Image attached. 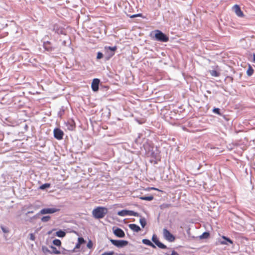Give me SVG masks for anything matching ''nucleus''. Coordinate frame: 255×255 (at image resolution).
Here are the masks:
<instances>
[{"mask_svg": "<svg viewBox=\"0 0 255 255\" xmlns=\"http://www.w3.org/2000/svg\"><path fill=\"white\" fill-rule=\"evenodd\" d=\"M143 147L147 157L155 160H157L159 158L160 152L157 146H154L153 144L146 142L143 144Z\"/></svg>", "mask_w": 255, "mask_h": 255, "instance_id": "f257e3e1", "label": "nucleus"}, {"mask_svg": "<svg viewBox=\"0 0 255 255\" xmlns=\"http://www.w3.org/2000/svg\"><path fill=\"white\" fill-rule=\"evenodd\" d=\"M150 36L153 40L159 42H167L169 41L168 36L158 29L153 31L151 33Z\"/></svg>", "mask_w": 255, "mask_h": 255, "instance_id": "f03ea898", "label": "nucleus"}, {"mask_svg": "<svg viewBox=\"0 0 255 255\" xmlns=\"http://www.w3.org/2000/svg\"><path fill=\"white\" fill-rule=\"evenodd\" d=\"M108 212V209L104 207L99 206L93 209L92 215L94 218L100 219L103 218Z\"/></svg>", "mask_w": 255, "mask_h": 255, "instance_id": "7ed1b4c3", "label": "nucleus"}, {"mask_svg": "<svg viewBox=\"0 0 255 255\" xmlns=\"http://www.w3.org/2000/svg\"><path fill=\"white\" fill-rule=\"evenodd\" d=\"M104 49L105 51L106 59L109 60L115 55L117 47L116 46L113 47L106 46L104 47Z\"/></svg>", "mask_w": 255, "mask_h": 255, "instance_id": "20e7f679", "label": "nucleus"}, {"mask_svg": "<svg viewBox=\"0 0 255 255\" xmlns=\"http://www.w3.org/2000/svg\"><path fill=\"white\" fill-rule=\"evenodd\" d=\"M111 243L118 248H123L128 244V242L126 240H118L110 239Z\"/></svg>", "mask_w": 255, "mask_h": 255, "instance_id": "39448f33", "label": "nucleus"}, {"mask_svg": "<svg viewBox=\"0 0 255 255\" xmlns=\"http://www.w3.org/2000/svg\"><path fill=\"white\" fill-rule=\"evenodd\" d=\"M118 215L120 216H133L140 217L139 214L131 210H123L118 212Z\"/></svg>", "mask_w": 255, "mask_h": 255, "instance_id": "423d86ee", "label": "nucleus"}, {"mask_svg": "<svg viewBox=\"0 0 255 255\" xmlns=\"http://www.w3.org/2000/svg\"><path fill=\"white\" fill-rule=\"evenodd\" d=\"M163 235L164 239L170 242H174L175 240L174 235L166 229L163 230Z\"/></svg>", "mask_w": 255, "mask_h": 255, "instance_id": "0eeeda50", "label": "nucleus"}, {"mask_svg": "<svg viewBox=\"0 0 255 255\" xmlns=\"http://www.w3.org/2000/svg\"><path fill=\"white\" fill-rule=\"evenodd\" d=\"M152 241L159 248L161 249H166L167 247L166 245L160 242L155 234H153L152 238Z\"/></svg>", "mask_w": 255, "mask_h": 255, "instance_id": "6e6552de", "label": "nucleus"}, {"mask_svg": "<svg viewBox=\"0 0 255 255\" xmlns=\"http://www.w3.org/2000/svg\"><path fill=\"white\" fill-rule=\"evenodd\" d=\"M64 134V132L58 128H56L53 130L54 137L57 140L62 139Z\"/></svg>", "mask_w": 255, "mask_h": 255, "instance_id": "1a4fd4ad", "label": "nucleus"}, {"mask_svg": "<svg viewBox=\"0 0 255 255\" xmlns=\"http://www.w3.org/2000/svg\"><path fill=\"white\" fill-rule=\"evenodd\" d=\"M59 210V209H56L54 208H43L40 210V213L43 215L47 214H53L55 212H58Z\"/></svg>", "mask_w": 255, "mask_h": 255, "instance_id": "9d476101", "label": "nucleus"}, {"mask_svg": "<svg viewBox=\"0 0 255 255\" xmlns=\"http://www.w3.org/2000/svg\"><path fill=\"white\" fill-rule=\"evenodd\" d=\"M113 233L114 235L119 238H124L125 237V234L124 231L119 228H113Z\"/></svg>", "mask_w": 255, "mask_h": 255, "instance_id": "9b49d317", "label": "nucleus"}, {"mask_svg": "<svg viewBox=\"0 0 255 255\" xmlns=\"http://www.w3.org/2000/svg\"><path fill=\"white\" fill-rule=\"evenodd\" d=\"M43 46L44 49L48 52H52L55 49V47L49 41H44L43 44Z\"/></svg>", "mask_w": 255, "mask_h": 255, "instance_id": "f8f14e48", "label": "nucleus"}, {"mask_svg": "<svg viewBox=\"0 0 255 255\" xmlns=\"http://www.w3.org/2000/svg\"><path fill=\"white\" fill-rule=\"evenodd\" d=\"M100 80L98 78H95L93 80L91 84V88L94 92H97L99 90Z\"/></svg>", "mask_w": 255, "mask_h": 255, "instance_id": "ddd939ff", "label": "nucleus"}, {"mask_svg": "<svg viewBox=\"0 0 255 255\" xmlns=\"http://www.w3.org/2000/svg\"><path fill=\"white\" fill-rule=\"evenodd\" d=\"M233 9L237 14L239 17H242L244 16L243 11L241 10L239 5L236 4L233 6Z\"/></svg>", "mask_w": 255, "mask_h": 255, "instance_id": "4468645a", "label": "nucleus"}, {"mask_svg": "<svg viewBox=\"0 0 255 255\" xmlns=\"http://www.w3.org/2000/svg\"><path fill=\"white\" fill-rule=\"evenodd\" d=\"M65 126L67 129L69 130H73L75 128V124L73 120L68 121L65 123Z\"/></svg>", "mask_w": 255, "mask_h": 255, "instance_id": "2eb2a0df", "label": "nucleus"}, {"mask_svg": "<svg viewBox=\"0 0 255 255\" xmlns=\"http://www.w3.org/2000/svg\"><path fill=\"white\" fill-rule=\"evenodd\" d=\"M128 227L131 230H132L133 231H134L135 232H136V233L139 232L141 230V229L139 227V226L137 225L136 224H129L128 225Z\"/></svg>", "mask_w": 255, "mask_h": 255, "instance_id": "dca6fc26", "label": "nucleus"}, {"mask_svg": "<svg viewBox=\"0 0 255 255\" xmlns=\"http://www.w3.org/2000/svg\"><path fill=\"white\" fill-rule=\"evenodd\" d=\"M223 240L221 241V244L222 245H228L229 244H232L233 241L230 238L223 236L222 237Z\"/></svg>", "mask_w": 255, "mask_h": 255, "instance_id": "f3484780", "label": "nucleus"}, {"mask_svg": "<svg viewBox=\"0 0 255 255\" xmlns=\"http://www.w3.org/2000/svg\"><path fill=\"white\" fill-rule=\"evenodd\" d=\"M142 242L143 244L150 246L152 248H156V246L148 239H144L142 240Z\"/></svg>", "mask_w": 255, "mask_h": 255, "instance_id": "a211bd4d", "label": "nucleus"}, {"mask_svg": "<svg viewBox=\"0 0 255 255\" xmlns=\"http://www.w3.org/2000/svg\"><path fill=\"white\" fill-rule=\"evenodd\" d=\"M49 248L50 249V251L51 253V255H60L61 254V252L58 250L56 247L53 246H50Z\"/></svg>", "mask_w": 255, "mask_h": 255, "instance_id": "6ab92c4d", "label": "nucleus"}, {"mask_svg": "<svg viewBox=\"0 0 255 255\" xmlns=\"http://www.w3.org/2000/svg\"><path fill=\"white\" fill-rule=\"evenodd\" d=\"M42 251L44 254L45 255H51V253L50 251V249L46 246L42 247Z\"/></svg>", "mask_w": 255, "mask_h": 255, "instance_id": "aec40b11", "label": "nucleus"}, {"mask_svg": "<svg viewBox=\"0 0 255 255\" xmlns=\"http://www.w3.org/2000/svg\"><path fill=\"white\" fill-rule=\"evenodd\" d=\"M55 235L59 238H63L66 236V232L62 230H59L55 233Z\"/></svg>", "mask_w": 255, "mask_h": 255, "instance_id": "412c9836", "label": "nucleus"}, {"mask_svg": "<svg viewBox=\"0 0 255 255\" xmlns=\"http://www.w3.org/2000/svg\"><path fill=\"white\" fill-rule=\"evenodd\" d=\"M139 199L142 200L151 201L153 199V196L152 195L150 196H142L139 197Z\"/></svg>", "mask_w": 255, "mask_h": 255, "instance_id": "4be33fe9", "label": "nucleus"}, {"mask_svg": "<svg viewBox=\"0 0 255 255\" xmlns=\"http://www.w3.org/2000/svg\"><path fill=\"white\" fill-rule=\"evenodd\" d=\"M139 223L142 228H144L146 225V221L144 217H140Z\"/></svg>", "mask_w": 255, "mask_h": 255, "instance_id": "5701e85b", "label": "nucleus"}, {"mask_svg": "<svg viewBox=\"0 0 255 255\" xmlns=\"http://www.w3.org/2000/svg\"><path fill=\"white\" fill-rule=\"evenodd\" d=\"M51 186V184L50 183H46L45 184H43L42 185H41V186H39V189H41V190H44L47 188H48L49 187H50Z\"/></svg>", "mask_w": 255, "mask_h": 255, "instance_id": "b1692460", "label": "nucleus"}, {"mask_svg": "<svg viewBox=\"0 0 255 255\" xmlns=\"http://www.w3.org/2000/svg\"><path fill=\"white\" fill-rule=\"evenodd\" d=\"M254 71V70L253 68L252 67V66L250 65H249L248 69L247 71V74L248 76H251L253 74Z\"/></svg>", "mask_w": 255, "mask_h": 255, "instance_id": "393cba45", "label": "nucleus"}, {"mask_svg": "<svg viewBox=\"0 0 255 255\" xmlns=\"http://www.w3.org/2000/svg\"><path fill=\"white\" fill-rule=\"evenodd\" d=\"M209 236L210 233L208 232H205L200 236V238L201 239H207Z\"/></svg>", "mask_w": 255, "mask_h": 255, "instance_id": "a878e982", "label": "nucleus"}, {"mask_svg": "<svg viewBox=\"0 0 255 255\" xmlns=\"http://www.w3.org/2000/svg\"><path fill=\"white\" fill-rule=\"evenodd\" d=\"M210 73L214 77H219L220 76V73L215 70L210 71Z\"/></svg>", "mask_w": 255, "mask_h": 255, "instance_id": "bb28decb", "label": "nucleus"}, {"mask_svg": "<svg viewBox=\"0 0 255 255\" xmlns=\"http://www.w3.org/2000/svg\"><path fill=\"white\" fill-rule=\"evenodd\" d=\"M53 244L54 245H55L56 246L60 247L61 245V242L59 239H54L53 241Z\"/></svg>", "mask_w": 255, "mask_h": 255, "instance_id": "cd10ccee", "label": "nucleus"}, {"mask_svg": "<svg viewBox=\"0 0 255 255\" xmlns=\"http://www.w3.org/2000/svg\"><path fill=\"white\" fill-rule=\"evenodd\" d=\"M0 228H1L2 232L5 233V234L8 233L9 232V230L8 228H7L6 227H5L4 226L1 225L0 226Z\"/></svg>", "mask_w": 255, "mask_h": 255, "instance_id": "c85d7f7f", "label": "nucleus"}, {"mask_svg": "<svg viewBox=\"0 0 255 255\" xmlns=\"http://www.w3.org/2000/svg\"><path fill=\"white\" fill-rule=\"evenodd\" d=\"M213 112L214 113L218 115H220V116L221 115V110L219 108H214V109L213 110Z\"/></svg>", "mask_w": 255, "mask_h": 255, "instance_id": "c756f323", "label": "nucleus"}, {"mask_svg": "<svg viewBox=\"0 0 255 255\" xmlns=\"http://www.w3.org/2000/svg\"><path fill=\"white\" fill-rule=\"evenodd\" d=\"M50 217L49 216H43L41 220L43 222H47L50 220Z\"/></svg>", "mask_w": 255, "mask_h": 255, "instance_id": "7c9ffc66", "label": "nucleus"}, {"mask_svg": "<svg viewBox=\"0 0 255 255\" xmlns=\"http://www.w3.org/2000/svg\"><path fill=\"white\" fill-rule=\"evenodd\" d=\"M86 242V241L82 237H79L78 238V243L82 245Z\"/></svg>", "mask_w": 255, "mask_h": 255, "instance_id": "2f4dec72", "label": "nucleus"}, {"mask_svg": "<svg viewBox=\"0 0 255 255\" xmlns=\"http://www.w3.org/2000/svg\"><path fill=\"white\" fill-rule=\"evenodd\" d=\"M93 242L91 240H89L87 244V247L88 249H92L93 247Z\"/></svg>", "mask_w": 255, "mask_h": 255, "instance_id": "473e14b6", "label": "nucleus"}, {"mask_svg": "<svg viewBox=\"0 0 255 255\" xmlns=\"http://www.w3.org/2000/svg\"><path fill=\"white\" fill-rule=\"evenodd\" d=\"M115 252L113 251L106 252L103 253L101 255H114Z\"/></svg>", "mask_w": 255, "mask_h": 255, "instance_id": "72a5a7b5", "label": "nucleus"}, {"mask_svg": "<svg viewBox=\"0 0 255 255\" xmlns=\"http://www.w3.org/2000/svg\"><path fill=\"white\" fill-rule=\"evenodd\" d=\"M103 57V54L101 52H98L97 55V59H100Z\"/></svg>", "mask_w": 255, "mask_h": 255, "instance_id": "f704fd0d", "label": "nucleus"}, {"mask_svg": "<svg viewBox=\"0 0 255 255\" xmlns=\"http://www.w3.org/2000/svg\"><path fill=\"white\" fill-rule=\"evenodd\" d=\"M164 255H179L178 253L175 251H172L171 254L169 253H166L164 254Z\"/></svg>", "mask_w": 255, "mask_h": 255, "instance_id": "c9c22d12", "label": "nucleus"}, {"mask_svg": "<svg viewBox=\"0 0 255 255\" xmlns=\"http://www.w3.org/2000/svg\"><path fill=\"white\" fill-rule=\"evenodd\" d=\"M81 244H80L79 243H77L76 245H75V248H74V249L71 251V252H75V249H80V247H81Z\"/></svg>", "mask_w": 255, "mask_h": 255, "instance_id": "e433bc0d", "label": "nucleus"}, {"mask_svg": "<svg viewBox=\"0 0 255 255\" xmlns=\"http://www.w3.org/2000/svg\"><path fill=\"white\" fill-rule=\"evenodd\" d=\"M140 134H139L138 137L135 139V142L137 143L140 142Z\"/></svg>", "mask_w": 255, "mask_h": 255, "instance_id": "4c0bfd02", "label": "nucleus"}, {"mask_svg": "<svg viewBox=\"0 0 255 255\" xmlns=\"http://www.w3.org/2000/svg\"><path fill=\"white\" fill-rule=\"evenodd\" d=\"M64 110L63 109H61L60 110V111L58 112V116L60 117H61L63 115V114H64Z\"/></svg>", "mask_w": 255, "mask_h": 255, "instance_id": "58836bf2", "label": "nucleus"}, {"mask_svg": "<svg viewBox=\"0 0 255 255\" xmlns=\"http://www.w3.org/2000/svg\"><path fill=\"white\" fill-rule=\"evenodd\" d=\"M29 236H30L29 239L30 240L34 241L35 240V236L33 234L31 233V234H30Z\"/></svg>", "mask_w": 255, "mask_h": 255, "instance_id": "ea45409f", "label": "nucleus"}, {"mask_svg": "<svg viewBox=\"0 0 255 255\" xmlns=\"http://www.w3.org/2000/svg\"><path fill=\"white\" fill-rule=\"evenodd\" d=\"M69 252V251L64 249L63 251L61 252V254L66 255L67 254V253Z\"/></svg>", "mask_w": 255, "mask_h": 255, "instance_id": "a19ab883", "label": "nucleus"}, {"mask_svg": "<svg viewBox=\"0 0 255 255\" xmlns=\"http://www.w3.org/2000/svg\"><path fill=\"white\" fill-rule=\"evenodd\" d=\"M41 214L40 213V212L37 213V214H36L35 215H34L32 218V219H35L36 218H37L38 217V216L40 215Z\"/></svg>", "mask_w": 255, "mask_h": 255, "instance_id": "79ce46f5", "label": "nucleus"}, {"mask_svg": "<svg viewBox=\"0 0 255 255\" xmlns=\"http://www.w3.org/2000/svg\"><path fill=\"white\" fill-rule=\"evenodd\" d=\"M135 15H136V17H141L142 14L141 13H137L135 14Z\"/></svg>", "mask_w": 255, "mask_h": 255, "instance_id": "37998d69", "label": "nucleus"}, {"mask_svg": "<svg viewBox=\"0 0 255 255\" xmlns=\"http://www.w3.org/2000/svg\"><path fill=\"white\" fill-rule=\"evenodd\" d=\"M129 16L130 18H134V17H136V15H135V14H133V15H129Z\"/></svg>", "mask_w": 255, "mask_h": 255, "instance_id": "c03bdc74", "label": "nucleus"}, {"mask_svg": "<svg viewBox=\"0 0 255 255\" xmlns=\"http://www.w3.org/2000/svg\"><path fill=\"white\" fill-rule=\"evenodd\" d=\"M228 78H229L231 79V81L233 82V77H228Z\"/></svg>", "mask_w": 255, "mask_h": 255, "instance_id": "a18cd8bd", "label": "nucleus"}, {"mask_svg": "<svg viewBox=\"0 0 255 255\" xmlns=\"http://www.w3.org/2000/svg\"><path fill=\"white\" fill-rule=\"evenodd\" d=\"M32 213H33V212H32V211H28V212H27V214Z\"/></svg>", "mask_w": 255, "mask_h": 255, "instance_id": "49530a36", "label": "nucleus"}, {"mask_svg": "<svg viewBox=\"0 0 255 255\" xmlns=\"http://www.w3.org/2000/svg\"><path fill=\"white\" fill-rule=\"evenodd\" d=\"M254 60L255 61V54L254 55Z\"/></svg>", "mask_w": 255, "mask_h": 255, "instance_id": "de8ad7c7", "label": "nucleus"}, {"mask_svg": "<svg viewBox=\"0 0 255 255\" xmlns=\"http://www.w3.org/2000/svg\"><path fill=\"white\" fill-rule=\"evenodd\" d=\"M25 128H28V127H27V126L26 125L25 126Z\"/></svg>", "mask_w": 255, "mask_h": 255, "instance_id": "09e8293b", "label": "nucleus"}, {"mask_svg": "<svg viewBox=\"0 0 255 255\" xmlns=\"http://www.w3.org/2000/svg\"><path fill=\"white\" fill-rule=\"evenodd\" d=\"M157 163V162L156 161H154V163L155 164H156Z\"/></svg>", "mask_w": 255, "mask_h": 255, "instance_id": "8fccbe9b", "label": "nucleus"}, {"mask_svg": "<svg viewBox=\"0 0 255 255\" xmlns=\"http://www.w3.org/2000/svg\"><path fill=\"white\" fill-rule=\"evenodd\" d=\"M60 33H61V34H63L62 30H61V31H60Z\"/></svg>", "mask_w": 255, "mask_h": 255, "instance_id": "3c124183", "label": "nucleus"}]
</instances>
